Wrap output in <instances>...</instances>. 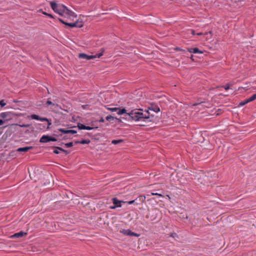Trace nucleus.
<instances>
[{
	"label": "nucleus",
	"instance_id": "f03ea898",
	"mask_svg": "<svg viewBox=\"0 0 256 256\" xmlns=\"http://www.w3.org/2000/svg\"><path fill=\"white\" fill-rule=\"evenodd\" d=\"M128 116V118H126L129 120L130 118L132 120L135 121H144L145 122L146 120L150 118V114L148 111L142 112V110L134 109L130 110L128 112L125 113Z\"/></svg>",
	"mask_w": 256,
	"mask_h": 256
},
{
	"label": "nucleus",
	"instance_id": "c9c22d12",
	"mask_svg": "<svg viewBox=\"0 0 256 256\" xmlns=\"http://www.w3.org/2000/svg\"><path fill=\"white\" fill-rule=\"evenodd\" d=\"M134 200H131V201H129L128 202V204H133L134 202Z\"/></svg>",
	"mask_w": 256,
	"mask_h": 256
},
{
	"label": "nucleus",
	"instance_id": "f257e3e1",
	"mask_svg": "<svg viewBox=\"0 0 256 256\" xmlns=\"http://www.w3.org/2000/svg\"><path fill=\"white\" fill-rule=\"evenodd\" d=\"M50 4L52 8L56 13L62 16L64 18L66 19H60L62 24L72 28H82L83 26V22L77 20L76 15L64 5L56 4L54 2H50Z\"/></svg>",
	"mask_w": 256,
	"mask_h": 256
},
{
	"label": "nucleus",
	"instance_id": "9d476101",
	"mask_svg": "<svg viewBox=\"0 0 256 256\" xmlns=\"http://www.w3.org/2000/svg\"><path fill=\"white\" fill-rule=\"evenodd\" d=\"M188 51L190 53H194V54H202V52L199 50L198 48H190L188 49Z\"/></svg>",
	"mask_w": 256,
	"mask_h": 256
},
{
	"label": "nucleus",
	"instance_id": "a878e982",
	"mask_svg": "<svg viewBox=\"0 0 256 256\" xmlns=\"http://www.w3.org/2000/svg\"><path fill=\"white\" fill-rule=\"evenodd\" d=\"M62 148H58L56 150H55L54 152L56 154H59V150H62Z\"/></svg>",
	"mask_w": 256,
	"mask_h": 256
},
{
	"label": "nucleus",
	"instance_id": "bb28decb",
	"mask_svg": "<svg viewBox=\"0 0 256 256\" xmlns=\"http://www.w3.org/2000/svg\"><path fill=\"white\" fill-rule=\"evenodd\" d=\"M114 118L111 116H108L106 118V119L107 120H113Z\"/></svg>",
	"mask_w": 256,
	"mask_h": 256
},
{
	"label": "nucleus",
	"instance_id": "c85d7f7f",
	"mask_svg": "<svg viewBox=\"0 0 256 256\" xmlns=\"http://www.w3.org/2000/svg\"><path fill=\"white\" fill-rule=\"evenodd\" d=\"M76 132L74 130H68V134H76Z\"/></svg>",
	"mask_w": 256,
	"mask_h": 256
},
{
	"label": "nucleus",
	"instance_id": "a211bd4d",
	"mask_svg": "<svg viewBox=\"0 0 256 256\" xmlns=\"http://www.w3.org/2000/svg\"><path fill=\"white\" fill-rule=\"evenodd\" d=\"M78 127L80 130H86V126L82 124H78Z\"/></svg>",
	"mask_w": 256,
	"mask_h": 256
},
{
	"label": "nucleus",
	"instance_id": "2f4dec72",
	"mask_svg": "<svg viewBox=\"0 0 256 256\" xmlns=\"http://www.w3.org/2000/svg\"><path fill=\"white\" fill-rule=\"evenodd\" d=\"M210 34V38H211L212 36V33L211 32H206L205 34H204V36H206V35H208V34Z\"/></svg>",
	"mask_w": 256,
	"mask_h": 256
},
{
	"label": "nucleus",
	"instance_id": "473e14b6",
	"mask_svg": "<svg viewBox=\"0 0 256 256\" xmlns=\"http://www.w3.org/2000/svg\"><path fill=\"white\" fill-rule=\"evenodd\" d=\"M46 104L48 105H52V104H54L51 101L48 100Z\"/></svg>",
	"mask_w": 256,
	"mask_h": 256
},
{
	"label": "nucleus",
	"instance_id": "cd10ccee",
	"mask_svg": "<svg viewBox=\"0 0 256 256\" xmlns=\"http://www.w3.org/2000/svg\"><path fill=\"white\" fill-rule=\"evenodd\" d=\"M98 128V127L94 128V127H90V126H86V130H93L94 128Z\"/></svg>",
	"mask_w": 256,
	"mask_h": 256
},
{
	"label": "nucleus",
	"instance_id": "6e6552de",
	"mask_svg": "<svg viewBox=\"0 0 256 256\" xmlns=\"http://www.w3.org/2000/svg\"><path fill=\"white\" fill-rule=\"evenodd\" d=\"M112 200L113 204H114V206L110 207L112 209H114L118 207H121V203L123 202L122 201L119 200L116 198H113Z\"/></svg>",
	"mask_w": 256,
	"mask_h": 256
},
{
	"label": "nucleus",
	"instance_id": "39448f33",
	"mask_svg": "<svg viewBox=\"0 0 256 256\" xmlns=\"http://www.w3.org/2000/svg\"><path fill=\"white\" fill-rule=\"evenodd\" d=\"M108 110L111 111L112 112H116L118 115H122L126 113V110L125 108L120 109L118 108H106Z\"/></svg>",
	"mask_w": 256,
	"mask_h": 256
},
{
	"label": "nucleus",
	"instance_id": "4c0bfd02",
	"mask_svg": "<svg viewBox=\"0 0 256 256\" xmlns=\"http://www.w3.org/2000/svg\"><path fill=\"white\" fill-rule=\"evenodd\" d=\"M196 34L197 35H202V34H203L201 33V32H199V33H197Z\"/></svg>",
	"mask_w": 256,
	"mask_h": 256
},
{
	"label": "nucleus",
	"instance_id": "6ab92c4d",
	"mask_svg": "<svg viewBox=\"0 0 256 256\" xmlns=\"http://www.w3.org/2000/svg\"><path fill=\"white\" fill-rule=\"evenodd\" d=\"M248 102H248V100H247V99H246V100H243V101L241 102L240 103L239 105H240V106H243L245 105L246 104H248Z\"/></svg>",
	"mask_w": 256,
	"mask_h": 256
},
{
	"label": "nucleus",
	"instance_id": "c756f323",
	"mask_svg": "<svg viewBox=\"0 0 256 256\" xmlns=\"http://www.w3.org/2000/svg\"><path fill=\"white\" fill-rule=\"evenodd\" d=\"M66 145V147L70 148L73 146V144H72V142H68V143H67Z\"/></svg>",
	"mask_w": 256,
	"mask_h": 256
},
{
	"label": "nucleus",
	"instance_id": "f704fd0d",
	"mask_svg": "<svg viewBox=\"0 0 256 256\" xmlns=\"http://www.w3.org/2000/svg\"><path fill=\"white\" fill-rule=\"evenodd\" d=\"M177 235L176 233H174V234H172V235H171V236L173 237V238H174Z\"/></svg>",
	"mask_w": 256,
	"mask_h": 256
},
{
	"label": "nucleus",
	"instance_id": "7c9ffc66",
	"mask_svg": "<svg viewBox=\"0 0 256 256\" xmlns=\"http://www.w3.org/2000/svg\"><path fill=\"white\" fill-rule=\"evenodd\" d=\"M151 194L152 195V196H160V197L162 196V194H158V193L152 192Z\"/></svg>",
	"mask_w": 256,
	"mask_h": 256
},
{
	"label": "nucleus",
	"instance_id": "393cba45",
	"mask_svg": "<svg viewBox=\"0 0 256 256\" xmlns=\"http://www.w3.org/2000/svg\"><path fill=\"white\" fill-rule=\"evenodd\" d=\"M42 14L46 16H48V17L50 18H53V16L52 14H48L47 12H42Z\"/></svg>",
	"mask_w": 256,
	"mask_h": 256
},
{
	"label": "nucleus",
	"instance_id": "e433bc0d",
	"mask_svg": "<svg viewBox=\"0 0 256 256\" xmlns=\"http://www.w3.org/2000/svg\"><path fill=\"white\" fill-rule=\"evenodd\" d=\"M100 122H104V118H102L100 120H99Z\"/></svg>",
	"mask_w": 256,
	"mask_h": 256
},
{
	"label": "nucleus",
	"instance_id": "aec40b11",
	"mask_svg": "<svg viewBox=\"0 0 256 256\" xmlns=\"http://www.w3.org/2000/svg\"><path fill=\"white\" fill-rule=\"evenodd\" d=\"M59 108H60V107L59 106L58 104H52V108L53 110H58Z\"/></svg>",
	"mask_w": 256,
	"mask_h": 256
},
{
	"label": "nucleus",
	"instance_id": "9b49d317",
	"mask_svg": "<svg viewBox=\"0 0 256 256\" xmlns=\"http://www.w3.org/2000/svg\"><path fill=\"white\" fill-rule=\"evenodd\" d=\"M26 233L24 232H20L18 233H16L12 235L11 238H21L24 235H26Z\"/></svg>",
	"mask_w": 256,
	"mask_h": 256
},
{
	"label": "nucleus",
	"instance_id": "ddd939ff",
	"mask_svg": "<svg viewBox=\"0 0 256 256\" xmlns=\"http://www.w3.org/2000/svg\"><path fill=\"white\" fill-rule=\"evenodd\" d=\"M10 112H2L0 114V116L2 118H5L10 116Z\"/></svg>",
	"mask_w": 256,
	"mask_h": 256
},
{
	"label": "nucleus",
	"instance_id": "423d86ee",
	"mask_svg": "<svg viewBox=\"0 0 256 256\" xmlns=\"http://www.w3.org/2000/svg\"><path fill=\"white\" fill-rule=\"evenodd\" d=\"M120 233L126 236H134L136 237L140 236L139 234L132 232L130 229H120Z\"/></svg>",
	"mask_w": 256,
	"mask_h": 256
},
{
	"label": "nucleus",
	"instance_id": "dca6fc26",
	"mask_svg": "<svg viewBox=\"0 0 256 256\" xmlns=\"http://www.w3.org/2000/svg\"><path fill=\"white\" fill-rule=\"evenodd\" d=\"M232 86V83H228V84H226L225 86H222V87L224 88L226 90H229L230 88V86Z\"/></svg>",
	"mask_w": 256,
	"mask_h": 256
},
{
	"label": "nucleus",
	"instance_id": "72a5a7b5",
	"mask_svg": "<svg viewBox=\"0 0 256 256\" xmlns=\"http://www.w3.org/2000/svg\"><path fill=\"white\" fill-rule=\"evenodd\" d=\"M190 33H191L192 35H194V34H196L194 31V30H190Z\"/></svg>",
	"mask_w": 256,
	"mask_h": 256
},
{
	"label": "nucleus",
	"instance_id": "0eeeda50",
	"mask_svg": "<svg viewBox=\"0 0 256 256\" xmlns=\"http://www.w3.org/2000/svg\"><path fill=\"white\" fill-rule=\"evenodd\" d=\"M56 139L54 138H50L48 136L44 135L40 138V142L41 143H46L50 141L56 142Z\"/></svg>",
	"mask_w": 256,
	"mask_h": 256
},
{
	"label": "nucleus",
	"instance_id": "1a4fd4ad",
	"mask_svg": "<svg viewBox=\"0 0 256 256\" xmlns=\"http://www.w3.org/2000/svg\"><path fill=\"white\" fill-rule=\"evenodd\" d=\"M32 146H26L24 148H18L17 151L18 152H26L28 150L32 149Z\"/></svg>",
	"mask_w": 256,
	"mask_h": 256
},
{
	"label": "nucleus",
	"instance_id": "4be33fe9",
	"mask_svg": "<svg viewBox=\"0 0 256 256\" xmlns=\"http://www.w3.org/2000/svg\"><path fill=\"white\" fill-rule=\"evenodd\" d=\"M6 104V102H5L4 100H2L0 101V106L2 107L4 106Z\"/></svg>",
	"mask_w": 256,
	"mask_h": 256
},
{
	"label": "nucleus",
	"instance_id": "20e7f679",
	"mask_svg": "<svg viewBox=\"0 0 256 256\" xmlns=\"http://www.w3.org/2000/svg\"><path fill=\"white\" fill-rule=\"evenodd\" d=\"M28 118L29 119H33V120H38L42 122L46 121L48 122V126H50L52 123L48 120L47 118H40L36 114H32L30 116H28Z\"/></svg>",
	"mask_w": 256,
	"mask_h": 256
},
{
	"label": "nucleus",
	"instance_id": "412c9836",
	"mask_svg": "<svg viewBox=\"0 0 256 256\" xmlns=\"http://www.w3.org/2000/svg\"><path fill=\"white\" fill-rule=\"evenodd\" d=\"M12 125H16V126H18L22 128H28L30 125L29 124H13Z\"/></svg>",
	"mask_w": 256,
	"mask_h": 256
},
{
	"label": "nucleus",
	"instance_id": "5701e85b",
	"mask_svg": "<svg viewBox=\"0 0 256 256\" xmlns=\"http://www.w3.org/2000/svg\"><path fill=\"white\" fill-rule=\"evenodd\" d=\"M58 130L60 132H61L63 134H68V130H66L63 129V128H60Z\"/></svg>",
	"mask_w": 256,
	"mask_h": 256
},
{
	"label": "nucleus",
	"instance_id": "7ed1b4c3",
	"mask_svg": "<svg viewBox=\"0 0 256 256\" xmlns=\"http://www.w3.org/2000/svg\"><path fill=\"white\" fill-rule=\"evenodd\" d=\"M103 55V52L99 54L94 55H88L84 53L80 54L78 57L80 58L86 59V60H90L96 58H99Z\"/></svg>",
	"mask_w": 256,
	"mask_h": 256
},
{
	"label": "nucleus",
	"instance_id": "f8f14e48",
	"mask_svg": "<svg viewBox=\"0 0 256 256\" xmlns=\"http://www.w3.org/2000/svg\"><path fill=\"white\" fill-rule=\"evenodd\" d=\"M149 110H152L156 112H158L160 111L159 107L156 106H152L150 108H149Z\"/></svg>",
	"mask_w": 256,
	"mask_h": 256
},
{
	"label": "nucleus",
	"instance_id": "4468645a",
	"mask_svg": "<svg viewBox=\"0 0 256 256\" xmlns=\"http://www.w3.org/2000/svg\"><path fill=\"white\" fill-rule=\"evenodd\" d=\"M124 142L123 140H114L112 141V143L114 144H118Z\"/></svg>",
	"mask_w": 256,
	"mask_h": 256
},
{
	"label": "nucleus",
	"instance_id": "2eb2a0df",
	"mask_svg": "<svg viewBox=\"0 0 256 256\" xmlns=\"http://www.w3.org/2000/svg\"><path fill=\"white\" fill-rule=\"evenodd\" d=\"M90 142V140H83L80 142H78L76 143L81 144H88Z\"/></svg>",
	"mask_w": 256,
	"mask_h": 256
},
{
	"label": "nucleus",
	"instance_id": "b1692460",
	"mask_svg": "<svg viewBox=\"0 0 256 256\" xmlns=\"http://www.w3.org/2000/svg\"><path fill=\"white\" fill-rule=\"evenodd\" d=\"M10 120V118H9V119L6 120H0V126L2 125L6 122Z\"/></svg>",
	"mask_w": 256,
	"mask_h": 256
},
{
	"label": "nucleus",
	"instance_id": "f3484780",
	"mask_svg": "<svg viewBox=\"0 0 256 256\" xmlns=\"http://www.w3.org/2000/svg\"><path fill=\"white\" fill-rule=\"evenodd\" d=\"M256 99V94H254L251 97H250L248 98H247L248 102H252Z\"/></svg>",
	"mask_w": 256,
	"mask_h": 256
}]
</instances>
